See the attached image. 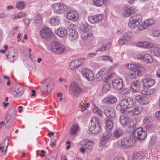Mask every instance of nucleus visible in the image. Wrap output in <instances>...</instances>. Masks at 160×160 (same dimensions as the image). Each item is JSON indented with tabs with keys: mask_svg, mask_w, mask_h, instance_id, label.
<instances>
[{
	"mask_svg": "<svg viewBox=\"0 0 160 160\" xmlns=\"http://www.w3.org/2000/svg\"><path fill=\"white\" fill-rule=\"evenodd\" d=\"M137 120L136 119H132L130 122L128 126H129L131 129L132 128L134 129L132 131V135L136 137L137 139L142 140L145 139L147 135L146 131L143 130L142 127H137L138 126Z\"/></svg>",
	"mask_w": 160,
	"mask_h": 160,
	"instance_id": "obj_1",
	"label": "nucleus"
},
{
	"mask_svg": "<svg viewBox=\"0 0 160 160\" xmlns=\"http://www.w3.org/2000/svg\"><path fill=\"white\" fill-rule=\"evenodd\" d=\"M135 101L130 98L124 99L121 101L116 108L122 113H124L128 108H132L134 105Z\"/></svg>",
	"mask_w": 160,
	"mask_h": 160,
	"instance_id": "obj_2",
	"label": "nucleus"
},
{
	"mask_svg": "<svg viewBox=\"0 0 160 160\" xmlns=\"http://www.w3.org/2000/svg\"><path fill=\"white\" fill-rule=\"evenodd\" d=\"M142 20V18L141 15L136 14L129 19L128 22V26L131 29H135L139 25Z\"/></svg>",
	"mask_w": 160,
	"mask_h": 160,
	"instance_id": "obj_3",
	"label": "nucleus"
},
{
	"mask_svg": "<svg viewBox=\"0 0 160 160\" xmlns=\"http://www.w3.org/2000/svg\"><path fill=\"white\" fill-rule=\"evenodd\" d=\"M91 125L89 128V131L92 134H96L101 130L100 122L96 117H92L91 120Z\"/></svg>",
	"mask_w": 160,
	"mask_h": 160,
	"instance_id": "obj_4",
	"label": "nucleus"
},
{
	"mask_svg": "<svg viewBox=\"0 0 160 160\" xmlns=\"http://www.w3.org/2000/svg\"><path fill=\"white\" fill-rule=\"evenodd\" d=\"M117 144L118 147L122 149H127L133 144L132 138L130 137H126L118 140Z\"/></svg>",
	"mask_w": 160,
	"mask_h": 160,
	"instance_id": "obj_5",
	"label": "nucleus"
},
{
	"mask_svg": "<svg viewBox=\"0 0 160 160\" xmlns=\"http://www.w3.org/2000/svg\"><path fill=\"white\" fill-rule=\"evenodd\" d=\"M69 7L68 6L61 3H56L53 4L52 9L55 13L62 14L66 13L68 11Z\"/></svg>",
	"mask_w": 160,
	"mask_h": 160,
	"instance_id": "obj_6",
	"label": "nucleus"
},
{
	"mask_svg": "<svg viewBox=\"0 0 160 160\" xmlns=\"http://www.w3.org/2000/svg\"><path fill=\"white\" fill-rule=\"evenodd\" d=\"M82 92V89L77 84L72 83L69 88L70 93L74 97L79 96Z\"/></svg>",
	"mask_w": 160,
	"mask_h": 160,
	"instance_id": "obj_7",
	"label": "nucleus"
},
{
	"mask_svg": "<svg viewBox=\"0 0 160 160\" xmlns=\"http://www.w3.org/2000/svg\"><path fill=\"white\" fill-rule=\"evenodd\" d=\"M51 48L53 52L58 54H62L66 50L65 47L56 42H53L51 45Z\"/></svg>",
	"mask_w": 160,
	"mask_h": 160,
	"instance_id": "obj_8",
	"label": "nucleus"
},
{
	"mask_svg": "<svg viewBox=\"0 0 160 160\" xmlns=\"http://www.w3.org/2000/svg\"><path fill=\"white\" fill-rule=\"evenodd\" d=\"M155 23V21L151 18L147 19L142 22L138 27L139 30L142 31L147 29L153 25Z\"/></svg>",
	"mask_w": 160,
	"mask_h": 160,
	"instance_id": "obj_9",
	"label": "nucleus"
},
{
	"mask_svg": "<svg viewBox=\"0 0 160 160\" xmlns=\"http://www.w3.org/2000/svg\"><path fill=\"white\" fill-rule=\"evenodd\" d=\"M143 86L147 88H149L152 86L155 83L154 80L151 77V76L147 74L144 76V78L142 80Z\"/></svg>",
	"mask_w": 160,
	"mask_h": 160,
	"instance_id": "obj_10",
	"label": "nucleus"
},
{
	"mask_svg": "<svg viewBox=\"0 0 160 160\" xmlns=\"http://www.w3.org/2000/svg\"><path fill=\"white\" fill-rule=\"evenodd\" d=\"M24 92V88L20 85H18L14 86L11 93L15 97L20 98Z\"/></svg>",
	"mask_w": 160,
	"mask_h": 160,
	"instance_id": "obj_11",
	"label": "nucleus"
},
{
	"mask_svg": "<svg viewBox=\"0 0 160 160\" xmlns=\"http://www.w3.org/2000/svg\"><path fill=\"white\" fill-rule=\"evenodd\" d=\"M137 58L147 63H151L153 61V59L151 55L146 53H140L138 54Z\"/></svg>",
	"mask_w": 160,
	"mask_h": 160,
	"instance_id": "obj_12",
	"label": "nucleus"
},
{
	"mask_svg": "<svg viewBox=\"0 0 160 160\" xmlns=\"http://www.w3.org/2000/svg\"><path fill=\"white\" fill-rule=\"evenodd\" d=\"M85 59L84 58L77 59L72 61L69 64L70 68L71 70L76 69L82 65L84 62Z\"/></svg>",
	"mask_w": 160,
	"mask_h": 160,
	"instance_id": "obj_13",
	"label": "nucleus"
},
{
	"mask_svg": "<svg viewBox=\"0 0 160 160\" xmlns=\"http://www.w3.org/2000/svg\"><path fill=\"white\" fill-rule=\"evenodd\" d=\"M93 146V143L92 142H86V143L80 149V151L83 153L85 152L90 153L92 150Z\"/></svg>",
	"mask_w": 160,
	"mask_h": 160,
	"instance_id": "obj_14",
	"label": "nucleus"
},
{
	"mask_svg": "<svg viewBox=\"0 0 160 160\" xmlns=\"http://www.w3.org/2000/svg\"><path fill=\"white\" fill-rule=\"evenodd\" d=\"M41 37L43 38H49L53 35L52 32L47 27H44L40 32Z\"/></svg>",
	"mask_w": 160,
	"mask_h": 160,
	"instance_id": "obj_15",
	"label": "nucleus"
},
{
	"mask_svg": "<svg viewBox=\"0 0 160 160\" xmlns=\"http://www.w3.org/2000/svg\"><path fill=\"white\" fill-rule=\"evenodd\" d=\"M67 18L73 22H75L79 18L78 13L75 11H71L67 13L66 15Z\"/></svg>",
	"mask_w": 160,
	"mask_h": 160,
	"instance_id": "obj_16",
	"label": "nucleus"
},
{
	"mask_svg": "<svg viewBox=\"0 0 160 160\" xmlns=\"http://www.w3.org/2000/svg\"><path fill=\"white\" fill-rule=\"evenodd\" d=\"M113 88L117 90H121L123 87V80L121 78H117L112 81Z\"/></svg>",
	"mask_w": 160,
	"mask_h": 160,
	"instance_id": "obj_17",
	"label": "nucleus"
},
{
	"mask_svg": "<svg viewBox=\"0 0 160 160\" xmlns=\"http://www.w3.org/2000/svg\"><path fill=\"white\" fill-rule=\"evenodd\" d=\"M15 117V112L14 110L12 109H9L8 111L6 117V119L7 120V124L9 121L10 122V125L8 127H10V126L12 125Z\"/></svg>",
	"mask_w": 160,
	"mask_h": 160,
	"instance_id": "obj_18",
	"label": "nucleus"
},
{
	"mask_svg": "<svg viewBox=\"0 0 160 160\" xmlns=\"http://www.w3.org/2000/svg\"><path fill=\"white\" fill-rule=\"evenodd\" d=\"M70 27V28L69 29V38L71 40L76 39L78 36V33L74 29V25L73 24H71Z\"/></svg>",
	"mask_w": 160,
	"mask_h": 160,
	"instance_id": "obj_19",
	"label": "nucleus"
},
{
	"mask_svg": "<svg viewBox=\"0 0 160 160\" xmlns=\"http://www.w3.org/2000/svg\"><path fill=\"white\" fill-rule=\"evenodd\" d=\"M112 133L110 131L106 130L103 134V137L101 138V142L99 143L100 145H104L106 142L109 140L111 137Z\"/></svg>",
	"mask_w": 160,
	"mask_h": 160,
	"instance_id": "obj_20",
	"label": "nucleus"
},
{
	"mask_svg": "<svg viewBox=\"0 0 160 160\" xmlns=\"http://www.w3.org/2000/svg\"><path fill=\"white\" fill-rule=\"evenodd\" d=\"M136 46L140 48L148 49L153 47L154 44L149 42L141 41L138 42L136 44Z\"/></svg>",
	"mask_w": 160,
	"mask_h": 160,
	"instance_id": "obj_21",
	"label": "nucleus"
},
{
	"mask_svg": "<svg viewBox=\"0 0 160 160\" xmlns=\"http://www.w3.org/2000/svg\"><path fill=\"white\" fill-rule=\"evenodd\" d=\"M50 82L49 79H45L42 82V85L41 86V90L39 92V93L40 94L42 93L46 94L48 93V83Z\"/></svg>",
	"mask_w": 160,
	"mask_h": 160,
	"instance_id": "obj_22",
	"label": "nucleus"
},
{
	"mask_svg": "<svg viewBox=\"0 0 160 160\" xmlns=\"http://www.w3.org/2000/svg\"><path fill=\"white\" fill-rule=\"evenodd\" d=\"M137 10L133 7L127 8L123 12L122 15L124 17H129L132 14L136 12Z\"/></svg>",
	"mask_w": 160,
	"mask_h": 160,
	"instance_id": "obj_23",
	"label": "nucleus"
},
{
	"mask_svg": "<svg viewBox=\"0 0 160 160\" xmlns=\"http://www.w3.org/2000/svg\"><path fill=\"white\" fill-rule=\"evenodd\" d=\"M56 34L60 37L64 38L67 36L68 34V30L64 28L60 27L55 31Z\"/></svg>",
	"mask_w": 160,
	"mask_h": 160,
	"instance_id": "obj_24",
	"label": "nucleus"
},
{
	"mask_svg": "<svg viewBox=\"0 0 160 160\" xmlns=\"http://www.w3.org/2000/svg\"><path fill=\"white\" fill-rule=\"evenodd\" d=\"M126 68L130 70H142L144 67L138 64H128L126 65Z\"/></svg>",
	"mask_w": 160,
	"mask_h": 160,
	"instance_id": "obj_25",
	"label": "nucleus"
},
{
	"mask_svg": "<svg viewBox=\"0 0 160 160\" xmlns=\"http://www.w3.org/2000/svg\"><path fill=\"white\" fill-rule=\"evenodd\" d=\"M143 110L142 107L140 105H136L133 109L129 112L131 114L134 115H138L141 113Z\"/></svg>",
	"mask_w": 160,
	"mask_h": 160,
	"instance_id": "obj_26",
	"label": "nucleus"
},
{
	"mask_svg": "<svg viewBox=\"0 0 160 160\" xmlns=\"http://www.w3.org/2000/svg\"><path fill=\"white\" fill-rule=\"evenodd\" d=\"M140 84L139 82L136 80L133 82L131 85V90L134 92H138L140 90Z\"/></svg>",
	"mask_w": 160,
	"mask_h": 160,
	"instance_id": "obj_27",
	"label": "nucleus"
},
{
	"mask_svg": "<svg viewBox=\"0 0 160 160\" xmlns=\"http://www.w3.org/2000/svg\"><path fill=\"white\" fill-rule=\"evenodd\" d=\"M103 112L107 117L109 118H114L116 116V112L112 108H108L105 109Z\"/></svg>",
	"mask_w": 160,
	"mask_h": 160,
	"instance_id": "obj_28",
	"label": "nucleus"
},
{
	"mask_svg": "<svg viewBox=\"0 0 160 160\" xmlns=\"http://www.w3.org/2000/svg\"><path fill=\"white\" fill-rule=\"evenodd\" d=\"M117 98L115 97L113 95H110L104 98L103 102L107 104H113L117 102Z\"/></svg>",
	"mask_w": 160,
	"mask_h": 160,
	"instance_id": "obj_29",
	"label": "nucleus"
},
{
	"mask_svg": "<svg viewBox=\"0 0 160 160\" xmlns=\"http://www.w3.org/2000/svg\"><path fill=\"white\" fill-rule=\"evenodd\" d=\"M82 74L89 81H92L94 76L92 71H82Z\"/></svg>",
	"mask_w": 160,
	"mask_h": 160,
	"instance_id": "obj_30",
	"label": "nucleus"
},
{
	"mask_svg": "<svg viewBox=\"0 0 160 160\" xmlns=\"http://www.w3.org/2000/svg\"><path fill=\"white\" fill-rule=\"evenodd\" d=\"M137 101L142 104H147L148 103V98L145 96L138 95L136 97Z\"/></svg>",
	"mask_w": 160,
	"mask_h": 160,
	"instance_id": "obj_31",
	"label": "nucleus"
},
{
	"mask_svg": "<svg viewBox=\"0 0 160 160\" xmlns=\"http://www.w3.org/2000/svg\"><path fill=\"white\" fill-rule=\"evenodd\" d=\"M129 74L131 79H134L138 76H141L144 73L142 71H131Z\"/></svg>",
	"mask_w": 160,
	"mask_h": 160,
	"instance_id": "obj_32",
	"label": "nucleus"
},
{
	"mask_svg": "<svg viewBox=\"0 0 160 160\" xmlns=\"http://www.w3.org/2000/svg\"><path fill=\"white\" fill-rule=\"evenodd\" d=\"M124 131L121 128H117L114 131V136L116 138H119L123 135L124 134Z\"/></svg>",
	"mask_w": 160,
	"mask_h": 160,
	"instance_id": "obj_33",
	"label": "nucleus"
},
{
	"mask_svg": "<svg viewBox=\"0 0 160 160\" xmlns=\"http://www.w3.org/2000/svg\"><path fill=\"white\" fill-rule=\"evenodd\" d=\"M106 121V130L110 131L112 130L113 127V123L112 120L110 118L105 119Z\"/></svg>",
	"mask_w": 160,
	"mask_h": 160,
	"instance_id": "obj_34",
	"label": "nucleus"
},
{
	"mask_svg": "<svg viewBox=\"0 0 160 160\" xmlns=\"http://www.w3.org/2000/svg\"><path fill=\"white\" fill-rule=\"evenodd\" d=\"M129 120L124 116H122L120 118V122L122 125L125 126L129 123Z\"/></svg>",
	"mask_w": 160,
	"mask_h": 160,
	"instance_id": "obj_35",
	"label": "nucleus"
},
{
	"mask_svg": "<svg viewBox=\"0 0 160 160\" xmlns=\"http://www.w3.org/2000/svg\"><path fill=\"white\" fill-rule=\"evenodd\" d=\"M90 27L87 23H83L81 24L80 29L82 31V33L87 32L90 29Z\"/></svg>",
	"mask_w": 160,
	"mask_h": 160,
	"instance_id": "obj_36",
	"label": "nucleus"
},
{
	"mask_svg": "<svg viewBox=\"0 0 160 160\" xmlns=\"http://www.w3.org/2000/svg\"><path fill=\"white\" fill-rule=\"evenodd\" d=\"M108 0H93L94 4L97 7H101Z\"/></svg>",
	"mask_w": 160,
	"mask_h": 160,
	"instance_id": "obj_37",
	"label": "nucleus"
},
{
	"mask_svg": "<svg viewBox=\"0 0 160 160\" xmlns=\"http://www.w3.org/2000/svg\"><path fill=\"white\" fill-rule=\"evenodd\" d=\"M79 127L77 124L72 125L70 129V133L72 134H75L77 133L79 130Z\"/></svg>",
	"mask_w": 160,
	"mask_h": 160,
	"instance_id": "obj_38",
	"label": "nucleus"
},
{
	"mask_svg": "<svg viewBox=\"0 0 160 160\" xmlns=\"http://www.w3.org/2000/svg\"><path fill=\"white\" fill-rule=\"evenodd\" d=\"M111 45L112 42H108L106 43L104 47L103 46L101 48L98 49L97 51V52L98 51L103 52L104 51L107 50L111 48Z\"/></svg>",
	"mask_w": 160,
	"mask_h": 160,
	"instance_id": "obj_39",
	"label": "nucleus"
},
{
	"mask_svg": "<svg viewBox=\"0 0 160 160\" xmlns=\"http://www.w3.org/2000/svg\"><path fill=\"white\" fill-rule=\"evenodd\" d=\"M60 18L59 17L56 16L55 18L51 19L50 22L51 24L53 26H57L58 25L60 22Z\"/></svg>",
	"mask_w": 160,
	"mask_h": 160,
	"instance_id": "obj_40",
	"label": "nucleus"
},
{
	"mask_svg": "<svg viewBox=\"0 0 160 160\" xmlns=\"http://www.w3.org/2000/svg\"><path fill=\"white\" fill-rule=\"evenodd\" d=\"M156 92V89H152L150 90H148L145 91L144 90L141 91V93L144 95H150L153 94Z\"/></svg>",
	"mask_w": 160,
	"mask_h": 160,
	"instance_id": "obj_41",
	"label": "nucleus"
},
{
	"mask_svg": "<svg viewBox=\"0 0 160 160\" xmlns=\"http://www.w3.org/2000/svg\"><path fill=\"white\" fill-rule=\"evenodd\" d=\"M8 59L11 62H13L16 59L17 56L13 53L7 55Z\"/></svg>",
	"mask_w": 160,
	"mask_h": 160,
	"instance_id": "obj_42",
	"label": "nucleus"
},
{
	"mask_svg": "<svg viewBox=\"0 0 160 160\" xmlns=\"http://www.w3.org/2000/svg\"><path fill=\"white\" fill-rule=\"evenodd\" d=\"M26 6L24 2H20L17 3L16 7L18 9H22L25 7Z\"/></svg>",
	"mask_w": 160,
	"mask_h": 160,
	"instance_id": "obj_43",
	"label": "nucleus"
},
{
	"mask_svg": "<svg viewBox=\"0 0 160 160\" xmlns=\"http://www.w3.org/2000/svg\"><path fill=\"white\" fill-rule=\"evenodd\" d=\"M111 88L110 84L106 83L105 84L102 88V91L103 92H106L108 91Z\"/></svg>",
	"mask_w": 160,
	"mask_h": 160,
	"instance_id": "obj_44",
	"label": "nucleus"
},
{
	"mask_svg": "<svg viewBox=\"0 0 160 160\" xmlns=\"http://www.w3.org/2000/svg\"><path fill=\"white\" fill-rule=\"evenodd\" d=\"M142 157L139 153H136L134 154L132 160H142Z\"/></svg>",
	"mask_w": 160,
	"mask_h": 160,
	"instance_id": "obj_45",
	"label": "nucleus"
},
{
	"mask_svg": "<svg viewBox=\"0 0 160 160\" xmlns=\"http://www.w3.org/2000/svg\"><path fill=\"white\" fill-rule=\"evenodd\" d=\"M93 35V33L91 32H90L88 33L85 32L82 33L81 34V38L83 39H86L88 37H90Z\"/></svg>",
	"mask_w": 160,
	"mask_h": 160,
	"instance_id": "obj_46",
	"label": "nucleus"
},
{
	"mask_svg": "<svg viewBox=\"0 0 160 160\" xmlns=\"http://www.w3.org/2000/svg\"><path fill=\"white\" fill-rule=\"evenodd\" d=\"M97 23H99L102 21L104 19V16L101 14H97L95 15Z\"/></svg>",
	"mask_w": 160,
	"mask_h": 160,
	"instance_id": "obj_47",
	"label": "nucleus"
},
{
	"mask_svg": "<svg viewBox=\"0 0 160 160\" xmlns=\"http://www.w3.org/2000/svg\"><path fill=\"white\" fill-rule=\"evenodd\" d=\"M25 15L26 14L25 13L21 12L18 13L16 16H14L12 18L15 19L21 18L24 17Z\"/></svg>",
	"mask_w": 160,
	"mask_h": 160,
	"instance_id": "obj_48",
	"label": "nucleus"
},
{
	"mask_svg": "<svg viewBox=\"0 0 160 160\" xmlns=\"http://www.w3.org/2000/svg\"><path fill=\"white\" fill-rule=\"evenodd\" d=\"M132 33L129 32H128L125 33L122 35V37L124 39L126 40L127 41L128 39H129L132 36Z\"/></svg>",
	"mask_w": 160,
	"mask_h": 160,
	"instance_id": "obj_49",
	"label": "nucleus"
},
{
	"mask_svg": "<svg viewBox=\"0 0 160 160\" xmlns=\"http://www.w3.org/2000/svg\"><path fill=\"white\" fill-rule=\"evenodd\" d=\"M115 73L113 72L111 73L109 75H108V76H106L104 79L103 80V81L106 82H108L109 79L111 78L114 77L115 76Z\"/></svg>",
	"mask_w": 160,
	"mask_h": 160,
	"instance_id": "obj_50",
	"label": "nucleus"
},
{
	"mask_svg": "<svg viewBox=\"0 0 160 160\" xmlns=\"http://www.w3.org/2000/svg\"><path fill=\"white\" fill-rule=\"evenodd\" d=\"M153 52L155 56L160 57V48H154L153 49Z\"/></svg>",
	"mask_w": 160,
	"mask_h": 160,
	"instance_id": "obj_51",
	"label": "nucleus"
},
{
	"mask_svg": "<svg viewBox=\"0 0 160 160\" xmlns=\"http://www.w3.org/2000/svg\"><path fill=\"white\" fill-rule=\"evenodd\" d=\"M88 20L92 23H97L95 15L90 16L88 17Z\"/></svg>",
	"mask_w": 160,
	"mask_h": 160,
	"instance_id": "obj_52",
	"label": "nucleus"
},
{
	"mask_svg": "<svg viewBox=\"0 0 160 160\" xmlns=\"http://www.w3.org/2000/svg\"><path fill=\"white\" fill-rule=\"evenodd\" d=\"M101 58L104 61H109L111 62H112V58L109 56H101Z\"/></svg>",
	"mask_w": 160,
	"mask_h": 160,
	"instance_id": "obj_53",
	"label": "nucleus"
},
{
	"mask_svg": "<svg viewBox=\"0 0 160 160\" xmlns=\"http://www.w3.org/2000/svg\"><path fill=\"white\" fill-rule=\"evenodd\" d=\"M46 79H49L50 80V82L48 83V86H49V89L51 91L54 87V83L53 80L50 78H47Z\"/></svg>",
	"mask_w": 160,
	"mask_h": 160,
	"instance_id": "obj_54",
	"label": "nucleus"
},
{
	"mask_svg": "<svg viewBox=\"0 0 160 160\" xmlns=\"http://www.w3.org/2000/svg\"><path fill=\"white\" fill-rule=\"evenodd\" d=\"M35 22L37 23H40L42 22V18L39 14H37L35 18Z\"/></svg>",
	"mask_w": 160,
	"mask_h": 160,
	"instance_id": "obj_55",
	"label": "nucleus"
},
{
	"mask_svg": "<svg viewBox=\"0 0 160 160\" xmlns=\"http://www.w3.org/2000/svg\"><path fill=\"white\" fill-rule=\"evenodd\" d=\"M152 33L155 37H158L160 36V30H154L152 31Z\"/></svg>",
	"mask_w": 160,
	"mask_h": 160,
	"instance_id": "obj_56",
	"label": "nucleus"
},
{
	"mask_svg": "<svg viewBox=\"0 0 160 160\" xmlns=\"http://www.w3.org/2000/svg\"><path fill=\"white\" fill-rule=\"evenodd\" d=\"M152 118H148L146 117L143 120V122L144 123H148L149 122H151L152 121Z\"/></svg>",
	"mask_w": 160,
	"mask_h": 160,
	"instance_id": "obj_57",
	"label": "nucleus"
},
{
	"mask_svg": "<svg viewBox=\"0 0 160 160\" xmlns=\"http://www.w3.org/2000/svg\"><path fill=\"white\" fill-rule=\"evenodd\" d=\"M127 41L126 40L124 39L122 37V38L118 40V42L120 45H123L125 44Z\"/></svg>",
	"mask_w": 160,
	"mask_h": 160,
	"instance_id": "obj_58",
	"label": "nucleus"
},
{
	"mask_svg": "<svg viewBox=\"0 0 160 160\" xmlns=\"http://www.w3.org/2000/svg\"><path fill=\"white\" fill-rule=\"evenodd\" d=\"M105 71H100L97 73V77H99V76H102L105 74V72H104Z\"/></svg>",
	"mask_w": 160,
	"mask_h": 160,
	"instance_id": "obj_59",
	"label": "nucleus"
},
{
	"mask_svg": "<svg viewBox=\"0 0 160 160\" xmlns=\"http://www.w3.org/2000/svg\"><path fill=\"white\" fill-rule=\"evenodd\" d=\"M8 142H9V138L8 137H6L5 138L2 144H3L5 145H7L6 148H7L8 144Z\"/></svg>",
	"mask_w": 160,
	"mask_h": 160,
	"instance_id": "obj_60",
	"label": "nucleus"
},
{
	"mask_svg": "<svg viewBox=\"0 0 160 160\" xmlns=\"http://www.w3.org/2000/svg\"><path fill=\"white\" fill-rule=\"evenodd\" d=\"M18 26L13 28L11 31V33L12 34H14L18 31Z\"/></svg>",
	"mask_w": 160,
	"mask_h": 160,
	"instance_id": "obj_61",
	"label": "nucleus"
},
{
	"mask_svg": "<svg viewBox=\"0 0 160 160\" xmlns=\"http://www.w3.org/2000/svg\"><path fill=\"white\" fill-rule=\"evenodd\" d=\"M5 148V147L3 146V147H0V151H1V152H2V154L3 155H5L6 154V151L7 149L6 148L5 149H4V148Z\"/></svg>",
	"mask_w": 160,
	"mask_h": 160,
	"instance_id": "obj_62",
	"label": "nucleus"
},
{
	"mask_svg": "<svg viewBox=\"0 0 160 160\" xmlns=\"http://www.w3.org/2000/svg\"><path fill=\"white\" fill-rule=\"evenodd\" d=\"M89 106V103H87L85 105H84L83 107L81 108V111H84L86 110L87 109V108H88Z\"/></svg>",
	"mask_w": 160,
	"mask_h": 160,
	"instance_id": "obj_63",
	"label": "nucleus"
},
{
	"mask_svg": "<svg viewBox=\"0 0 160 160\" xmlns=\"http://www.w3.org/2000/svg\"><path fill=\"white\" fill-rule=\"evenodd\" d=\"M155 116L158 120H160V111L157 112L155 113Z\"/></svg>",
	"mask_w": 160,
	"mask_h": 160,
	"instance_id": "obj_64",
	"label": "nucleus"
}]
</instances>
